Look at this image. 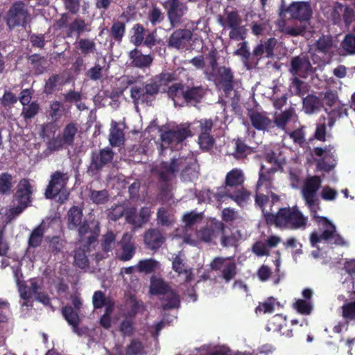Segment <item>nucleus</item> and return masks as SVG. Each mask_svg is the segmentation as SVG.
Returning <instances> with one entry per match:
<instances>
[{
    "label": "nucleus",
    "mask_w": 355,
    "mask_h": 355,
    "mask_svg": "<svg viewBox=\"0 0 355 355\" xmlns=\"http://www.w3.org/2000/svg\"><path fill=\"white\" fill-rule=\"evenodd\" d=\"M175 73L164 72L156 76L145 85H134L130 89V97L135 105L139 103H151L159 92H166V87L168 83L176 80Z\"/></svg>",
    "instance_id": "nucleus-1"
},
{
    "label": "nucleus",
    "mask_w": 355,
    "mask_h": 355,
    "mask_svg": "<svg viewBox=\"0 0 355 355\" xmlns=\"http://www.w3.org/2000/svg\"><path fill=\"white\" fill-rule=\"evenodd\" d=\"M155 171L164 181L171 180L181 171V177L184 181H191L197 176L196 164L192 156L186 157L173 155L170 162H163L155 168Z\"/></svg>",
    "instance_id": "nucleus-2"
},
{
    "label": "nucleus",
    "mask_w": 355,
    "mask_h": 355,
    "mask_svg": "<svg viewBox=\"0 0 355 355\" xmlns=\"http://www.w3.org/2000/svg\"><path fill=\"white\" fill-rule=\"evenodd\" d=\"M265 221L268 225L277 227L298 230L305 229L308 218L304 216L297 206L282 207L277 213L265 214Z\"/></svg>",
    "instance_id": "nucleus-3"
},
{
    "label": "nucleus",
    "mask_w": 355,
    "mask_h": 355,
    "mask_svg": "<svg viewBox=\"0 0 355 355\" xmlns=\"http://www.w3.org/2000/svg\"><path fill=\"white\" fill-rule=\"evenodd\" d=\"M12 272L21 299L22 307L32 306L33 300H35L44 305L49 304V298L42 292L41 287L36 279H32L27 284L23 281V275L21 271L19 263L12 267Z\"/></svg>",
    "instance_id": "nucleus-4"
},
{
    "label": "nucleus",
    "mask_w": 355,
    "mask_h": 355,
    "mask_svg": "<svg viewBox=\"0 0 355 355\" xmlns=\"http://www.w3.org/2000/svg\"><path fill=\"white\" fill-rule=\"evenodd\" d=\"M245 180V175L241 169L234 168L229 171L225 178L223 198H230L239 206L246 204L252 193L243 187Z\"/></svg>",
    "instance_id": "nucleus-5"
},
{
    "label": "nucleus",
    "mask_w": 355,
    "mask_h": 355,
    "mask_svg": "<svg viewBox=\"0 0 355 355\" xmlns=\"http://www.w3.org/2000/svg\"><path fill=\"white\" fill-rule=\"evenodd\" d=\"M220 54L216 49H211L207 53L196 56L190 60L196 68L203 69L208 80L213 82L218 89L222 84V67L220 63Z\"/></svg>",
    "instance_id": "nucleus-6"
},
{
    "label": "nucleus",
    "mask_w": 355,
    "mask_h": 355,
    "mask_svg": "<svg viewBox=\"0 0 355 355\" xmlns=\"http://www.w3.org/2000/svg\"><path fill=\"white\" fill-rule=\"evenodd\" d=\"M82 218L81 209L77 207H73L68 212L67 227L69 230L78 229L80 243H83L86 239L87 243L91 245L96 241V236L99 229L95 222L82 223Z\"/></svg>",
    "instance_id": "nucleus-7"
},
{
    "label": "nucleus",
    "mask_w": 355,
    "mask_h": 355,
    "mask_svg": "<svg viewBox=\"0 0 355 355\" xmlns=\"http://www.w3.org/2000/svg\"><path fill=\"white\" fill-rule=\"evenodd\" d=\"M191 135L188 127L182 125L167 130L161 135L162 153L178 151L182 147L183 141Z\"/></svg>",
    "instance_id": "nucleus-8"
},
{
    "label": "nucleus",
    "mask_w": 355,
    "mask_h": 355,
    "mask_svg": "<svg viewBox=\"0 0 355 355\" xmlns=\"http://www.w3.org/2000/svg\"><path fill=\"white\" fill-rule=\"evenodd\" d=\"M150 292L153 295H162L164 309L178 308L180 305L179 296L162 279L153 277L150 279Z\"/></svg>",
    "instance_id": "nucleus-9"
},
{
    "label": "nucleus",
    "mask_w": 355,
    "mask_h": 355,
    "mask_svg": "<svg viewBox=\"0 0 355 355\" xmlns=\"http://www.w3.org/2000/svg\"><path fill=\"white\" fill-rule=\"evenodd\" d=\"M287 14L289 15V19L297 20L301 23H306L311 19L313 11L309 2L294 1L288 6L282 3L279 7V15L284 18L286 17Z\"/></svg>",
    "instance_id": "nucleus-10"
},
{
    "label": "nucleus",
    "mask_w": 355,
    "mask_h": 355,
    "mask_svg": "<svg viewBox=\"0 0 355 355\" xmlns=\"http://www.w3.org/2000/svg\"><path fill=\"white\" fill-rule=\"evenodd\" d=\"M69 180L67 173L56 171L51 176V180L46 190L45 195L47 198H53L59 195V200L63 202L68 198L69 193L65 186Z\"/></svg>",
    "instance_id": "nucleus-11"
},
{
    "label": "nucleus",
    "mask_w": 355,
    "mask_h": 355,
    "mask_svg": "<svg viewBox=\"0 0 355 355\" xmlns=\"http://www.w3.org/2000/svg\"><path fill=\"white\" fill-rule=\"evenodd\" d=\"M28 12L21 1L13 3L8 12L6 22L9 28L24 26L26 22Z\"/></svg>",
    "instance_id": "nucleus-12"
},
{
    "label": "nucleus",
    "mask_w": 355,
    "mask_h": 355,
    "mask_svg": "<svg viewBox=\"0 0 355 355\" xmlns=\"http://www.w3.org/2000/svg\"><path fill=\"white\" fill-rule=\"evenodd\" d=\"M316 223L321 225L324 230L320 234L317 232H312L310 235V242L312 246H315L322 241H329L334 232L336 231V226L326 217H318Z\"/></svg>",
    "instance_id": "nucleus-13"
},
{
    "label": "nucleus",
    "mask_w": 355,
    "mask_h": 355,
    "mask_svg": "<svg viewBox=\"0 0 355 355\" xmlns=\"http://www.w3.org/2000/svg\"><path fill=\"white\" fill-rule=\"evenodd\" d=\"M234 80L232 71L230 68L223 67V92L227 98L230 97V105L234 110L238 105L239 96L234 89Z\"/></svg>",
    "instance_id": "nucleus-14"
},
{
    "label": "nucleus",
    "mask_w": 355,
    "mask_h": 355,
    "mask_svg": "<svg viewBox=\"0 0 355 355\" xmlns=\"http://www.w3.org/2000/svg\"><path fill=\"white\" fill-rule=\"evenodd\" d=\"M266 329L269 331L279 332L287 338H291L293 336V329L287 328L286 318L282 314L273 315L268 320Z\"/></svg>",
    "instance_id": "nucleus-15"
},
{
    "label": "nucleus",
    "mask_w": 355,
    "mask_h": 355,
    "mask_svg": "<svg viewBox=\"0 0 355 355\" xmlns=\"http://www.w3.org/2000/svg\"><path fill=\"white\" fill-rule=\"evenodd\" d=\"M34 191V185L31 184L28 180L23 179L17 186L15 199L19 204L24 205V207H28L31 203V195Z\"/></svg>",
    "instance_id": "nucleus-16"
},
{
    "label": "nucleus",
    "mask_w": 355,
    "mask_h": 355,
    "mask_svg": "<svg viewBox=\"0 0 355 355\" xmlns=\"http://www.w3.org/2000/svg\"><path fill=\"white\" fill-rule=\"evenodd\" d=\"M275 44V39L272 37L267 40L263 44L260 43L257 45L251 53V62L254 60L259 61L263 57L267 58H272L274 54L273 51Z\"/></svg>",
    "instance_id": "nucleus-17"
},
{
    "label": "nucleus",
    "mask_w": 355,
    "mask_h": 355,
    "mask_svg": "<svg viewBox=\"0 0 355 355\" xmlns=\"http://www.w3.org/2000/svg\"><path fill=\"white\" fill-rule=\"evenodd\" d=\"M188 7L184 3H169L168 17L173 27L182 21V18L187 14Z\"/></svg>",
    "instance_id": "nucleus-18"
},
{
    "label": "nucleus",
    "mask_w": 355,
    "mask_h": 355,
    "mask_svg": "<svg viewBox=\"0 0 355 355\" xmlns=\"http://www.w3.org/2000/svg\"><path fill=\"white\" fill-rule=\"evenodd\" d=\"M252 125L257 130L265 131L270 128L272 121L266 112L251 110L248 114Z\"/></svg>",
    "instance_id": "nucleus-19"
},
{
    "label": "nucleus",
    "mask_w": 355,
    "mask_h": 355,
    "mask_svg": "<svg viewBox=\"0 0 355 355\" xmlns=\"http://www.w3.org/2000/svg\"><path fill=\"white\" fill-rule=\"evenodd\" d=\"M277 168H266L263 164L260 166L259 171V179L256 184V189L258 191L261 187L267 190L272 187L273 176L277 172Z\"/></svg>",
    "instance_id": "nucleus-20"
},
{
    "label": "nucleus",
    "mask_w": 355,
    "mask_h": 355,
    "mask_svg": "<svg viewBox=\"0 0 355 355\" xmlns=\"http://www.w3.org/2000/svg\"><path fill=\"white\" fill-rule=\"evenodd\" d=\"M55 126L53 124H48L43 127L41 135L44 139H49L51 137L53 139L49 141V148L51 150H58L67 145L61 137L55 138Z\"/></svg>",
    "instance_id": "nucleus-21"
},
{
    "label": "nucleus",
    "mask_w": 355,
    "mask_h": 355,
    "mask_svg": "<svg viewBox=\"0 0 355 355\" xmlns=\"http://www.w3.org/2000/svg\"><path fill=\"white\" fill-rule=\"evenodd\" d=\"M291 72L293 75H299L300 72L306 73L313 71V67L309 58L306 55L295 56L291 61Z\"/></svg>",
    "instance_id": "nucleus-22"
},
{
    "label": "nucleus",
    "mask_w": 355,
    "mask_h": 355,
    "mask_svg": "<svg viewBox=\"0 0 355 355\" xmlns=\"http://www.w3.org/2000/svg\"><path fill=\"white\" fill-rule=\"evenodd\" d=\"M191 35V33L188 30H177L170 37L169 46L178 49H184L189 43Z\"/></svg>",
    "instance_id": "nucleus-23"
},
{
    "label": "nucleus",
    "mask_w": 355,
    "mask_h": 355,
    "mask_svg": "<svg viewBox=\"0 0 355 355\" xmlns=\"http://www.w3.org/2000/svg\"><path fill=\"white\" fill-rule=\"evenodd\" d=\"M122 252L118 256L119 259L123 261L130 260L135 254L136 248L132 242V235L125 233L121 240Z\"/></svg>",
    "instance_id": "nucleus-24"
},
{
    "label": "nucleus",
    "mask_w": 355,
    "mask_h": 355,
    "mask_svg": "<svg viewBox=\"0 0 355 355\" xmlns=\"http://www.w3.org/2000/svg\"><path fill=\"white\" fill-rule=\"evenodd\" d=\"M184 261V255L180 252L172 257V268L179 275H184L186 282H189L191 279L192 272L191 269L185 266Z\"/></svg>",
    "instance_id": "nucleus-25"
},
{
    "label": "nucleus",
    "mask_w": 355,
    "mask_h": 355,
    "mask_svg": "<svg viewBox=\"0 0 355 355\" xmlns=\"http://www.w3.org/2000/svg\"><path fill=\"white\" fill-rule=\"evenodd\" d=\"M130 58L132 65L139 69L149 68L153 60L150 55H144L136 49L130 52Z\"/></svg>",
    "instance_id": "nucleus-26"
},
{
    "label": "nucleus",
    "mask_w": 355,
    "mask_h": 355,
    "mask_svg": "<svg viewBox=\"0 0 355 355\" xmlns=\"http://www.w3.org/2000/svg\"><path fill=\"white\" fill-rule=\"evenodd\" d=\"M164 237L161 232L155 229L148 230L144 235V242L151 250L159 248L164 242Z\"/></svg>",
    "instance_id": "nucleus-27"
},
{
    "label": "nucleus",
    "mask_w": 355,
    "mask_h": 355,
    "mask_svg": "<svg viewBox=\"0 0 355 355\" xmlns=\"http://www.w3.org/2000/svg\"><path fill=\"white\" fill-rule=\"evenodd\" d=\"M321 180L317 175L309 178L304 182L302 189L303 198L317 197V191L320 189Z\"/></svg>",
    "instance_id": "nucleus-28"
},
{
    "label": "nucleus",
    "mask_w": 355,
    "mask_h": 355,
    "mask_svg": "<svg viewBox=\"0 0 355 355\" xmlns=\"http://www.w3.org/2000/svg\"><path fill=\"white\" fill-rule=\"evenodd\" d=\"M136 209L135 207L128 208L125 214L126 221L136 227H140L146 223L150 216V210L148 207H143L140 211L138 220L131 218V214H135Z\"/></svg>",
    "instance_id": "nucleus-29"
},
{
    "label": "nucleus",
    "mask_w": 355,
    "mask_h": 355,
    "mask_svg": "<svg viewBox=\"0 0 355 355\" xmlns=\"http://www.w3.org/2000/svg\"><path fill=\"white\" fill-rule=\"evenodd\" d=\"M112 158L113 154L110 149H103L99 153H93L90 167L99 169L103 165L110 162Z\"/></svg>",
    "instance_id": "nucleus-30"
},
{
    "label": "nucleus",
    "mask_w": 355,
    "mask_h": 355,
    "mask_svg": "<svg viewBox=\"0 0 355 355\" xmlns=\"http://www.w3.org/2000/svg\"><path fill=\"white\" fill-rule=\"evenodd\" d=\"M160 266V263L154 259H143L136 264V271L146 275L150 274L159 269Z\"/></svg>",
    "instance_id": "nucleus-31"
},
{
    "label": "nucleus",
    "mask_w": 355,
    "mask_h": 355,
    "mask_svg": "<svg viewBox=\"0 0 355 355\" xmlns=\"http://www.w3.org/2000/svg\"><path fill=\"white\" fill-rule=\"evenodd\" d=\"M62 314L67 322L72 327L74 333L78 336L82 335V331L78 328L79 316L71 306H65L62 309Z\"/></svg>",
    "instance_id": "nucleus-32"
},
{
    "label": "nucleus",
    "mask_w": 355,
    "mask_h": 355,
    "mask_svg": "<svg viewBox=\"0 0 355 355\" xmlns=\"http://www.w3.org/2000/svg\"><path fill=\"white\" fill-rule=\"evenodd\" d=\"M233 141L234 142V150L232 155L236 159L246 158L252 152V148L247 145L242 138L234 139Z\"/></svg>",
    "instance_id": "nucleus-33"
},
{
    "label": "nucleus",
    "mask_w": 355,
    "mask_h": 355,
    "mask_svg": "<svg viewBox=\"0 0 355 355\" xmlns=\"http://www.w3.org/2000/svg\"><path fill=\"white\" fill-rule=\"evenodd\" d=\"M322 103L318 97L309 94L303 98V110L306 114H312L320 110Z\"/></svg>",
    "instance_id": "nucleus-34"
},
{
    "label": "nucleus",
    "mask_w": 355,
    "mask_h": 355,
    "mask_svg": "<svg viewBox=\"0 0 355 355\" xmlns=\"http://www.w3.org/2000/svg\"><path fill=\"white\" fill-rule=\"evenodd\" d=\"M93 304L94 308L105 307L107 312H112L114 302L110 298H106L101 291H96L93 295Z\"/></svg>",
    "instance_id": "nucleus-35"
},
{
    "label": "nucleus",
    "mask_w": 355,
    "mask_h": 355,
    "mask_svg": "<svg viewBox=\"0 0 355 355\" xmlns=\"http://www.w3.org/2000/svg\"><path fill=\"white\" fill-rule=\"evenodd\" d=\"M116 236L115 234L112 232H108L106 234L104 235L102 242V248L103 251V254L96 256L97 259H103L105 255L108 256L109 252H112L113 250H114L116 247Z\"/></svg>",
    "instance_id": "nucleus-36"
},
{
    "label": "nucleus",
    "mask_w": 355,
    "mask_h": 355,
    "mask_svg": "<svg viewBox=\"0 0 355 355\" xmlns=\"http://www.w3.org/2000/svg\"><path fill=\"white\" fill-rule=\"evenodd\" d=\"M186 90L181 83H175L168 87L167 92L168 96L174 101L175 105H177L179 101H184Z\"/></svg>",
    "instance_id": "nucleus-37"
},
{
    "label": "nucleus",
    "mask_w": 355,
    "mask_h": 355,
    "mask_svg": "<svg viewBox=\"0 0 355 355\" xmlns=\"http://www.w3.org/2000/svg\"><path fill=\"white\" fill-rule=\"evenodd\" d=\"M124 140V134L123 130L119 127L116 122L112 123V127L110 132L109 141L112 146H121Z\"/></svg>",
    "instance_id": "nucleus-38"
},
{
    "label": "nucleus",
    "mask_w": 355,
    "mask_h": 355,
    "mask_svg": "<svg viewBox=\"0 0 355 355\" xmlns=\"http://www.w3.org/2000/svg\"><path fill=\"white\" fill-rule=\"evenodd\" d=\"M341 316L346 322V329L350 322H355V300L348 302L341 306Z\"/></svg>",
    "instance_id": "nucleus-39"
},
{
    "label": "nucleus",
    "mask_w": 355,
    "mask_h": 355,
    "mask_svg": "<svg viewBox=\"0 0 355 355\" xmlns=\"http://www.w3.org/2000/svg\"><path fill=\"white\" fill-rule=\"evenodd\" d=\"M90 28L88 24H87L82 19H76L69 26V36H71L73 33H76L79 37L84 32H89Z\"/></svg>",
    "instance_id": "nucleus-40"
},
{
    "label": "nucleus",
    "mask_w": 355,
    "mask_h": 355,
    "mask_svg": "<svg viewBox=\"0 0 355 355\" xmlns=\"http://www.w3.org/2000/svg\"><path fill=\"white\" fill-rule=\"evenodd\" d=\"M306 23L296 24L293 26L286 25L281 28V31L287 35L292 37H297L299 35H302L306 32Z\"/></svg>",
    "instance_id": "nucleus-41"
},
{
    "label": "nucleus",
    "mask_w": 355,
    "mask_h": 355,
    "mask_svg": "<svg viewBox=\"0 0 355 355\" xmlns=\"http://www.w3.org/2000/svg\"><path fill=\"white\" fill-rule=\"evenodd\" d=\"M293 308L302 315H309L313 310V304L311 301L297 299L293 303Z\"/></svg>",
    "instance_id": "nucleus-42"
},
{
    "label": "nucleus",
    "mask_w": 355,
    "mask_h": 355,
    "mask_svg": "<svg viewBox=\"0 0 355 355\" xmlns=\"http://www.w3.org/2000/svg\"><path fill=\"white\" fill-rule=\"evenodd\" d=\"M203 95V89L201 87L187 88L184 96V101L187 103H196Z\"/></svg>",
    "instance_id": "nucleus-43"
},
{
    "label": "nucleus",
    "mask_w": 355,
    "mask_h": 355,
    "mask_svg": "<svg viewBox=\"0 0 355 355\" xmlns=\"http://www.w3.org/2000/svg\"><path fill=\"white\" fill-rule=\"evenodd\" d=\"M238 46L239 48L234 51V54L241 56L243 62L245 65H247L251 62L252 58L251 53L248 47V42L243 41L239 44Z\"/></svg>",
    "instance_id": "nucleus-44"
},
{
    "label": "nucleus",
    "mask_w": 355,
    "mask_h": 355,
    "mask_svg": "<svg viewBox=\"0 0 355 355\" xmlns=\"http://www.w3.org/2000/svg\"><path fill=\"white\" fill-rule=\"evenodd\" d=\"M288 136L291 139H293L295 144H297L300 147H304L306 142V133L304 132V127H301L293 131H291L288 133Z\"/></svg>",
    "instance_id": "nucleus-45"
},
{
    "label": "nucleus",
    "mask_w": 355,
    "mask_h": 355,
    "mask_svg": "<svg viewBox=\"0 0 355 355\" xmlns=\"http://www.w3.org/2000/svg\"><path fill=\"white\" fill-rule=\"evenodd\" d=\"M44 233V231L40 225L34 229L28 239L29 246L33 248L38 247L42 243Z\"/></svg>",
    "instance_id": "nucleus-46"
},
{
    "label": "nucleus",
    "mask_w": 355,
    "mask_h": 355,
    "mask_svg": "<svg viewBox=\"0 0 355 355\" xmlns=\"http://www.w3.org/2000/svg\"><path fill=\"white\" fill-rule=\"evenodd\" d=\"M157 217V223L164 226H169L175 221L174 216L163 207L159 209Z\"/></svg>",
    "instance_id": "nucleus-47"
},
{
    "label": "nucleus",
    "mask_w": 355,
    "mask_h": 355,
    "mask_svg": "<svg viewBox=\"0 0 355 355\" xmlns=\"http://www.w3.org/2000/svg\"><path fill=\"white\" fill-rule=\"evenodd\" d=\"M293 114V110H286L280 114L275 116L274 122L279 128H284L288 121L291 120Z\"/></svg>",
    "instance_id": "nucleus-48"
},
{
    "label": "nucleus",
    "mask_w": 355,
    "mask_h": 355,
    "mask_svg": "<svg viewBox=\"0 0 355 355\" xmlns=\"http://www.w3.org/2000/svg\"><path fill=\"white\" fill-rule=\"evenodd\" d=\"M77 130V127L73 123H70L65 127L62 137L66 144L71 145L73 144Z\"/></svg>",
    "instance_id": "nucleus-49"
},
{
    "label": "nucleus",
    "mask_w": 355,
    "mask_h": 355,
    "mask_svg": "<svg viewBox=\"0 0 355 355\" xmlns=\"http://www.w3.org/2000/svg\"><path fill=\"white\" fill-rule=\"evenodd\" d=\"M304 200L306 202V205L310 209L312 219L316 223L318 217H320V216L317 215V212L320 209V203L318 198L317 197H311L310 198H304Z\"/></svg>",
    "instance_id": "nucleus-50"
},
{
    "label": "nucleus",
    "mask_w": 355,
    "mask_h": 355,
    "mask_svg": "<svg viewBox=\"0 0 355 355\" xmlns=\"http://www.w3.org/2000/svg\"><path fill=\"white\" fill-rule=\"evenodd\" d=\"M292 87L295 95L302 97L308 92V85L303 80L295 77L293 79Z\"/></svg>",
    "instance_id": "nucleus-51"
},
{
    "label": "nucleus",
    "mask_w": 355,
    "mask_h": 355,
    "mask_svg": "<svg viewBox=\"0 0 355 355\" xmlns=\"http://www.w3.org/2000/svg\"><path fill=\"white\" fill-rule=\"evenodd\" d=\"M74 263L80 268H85L88 266L89 261L85 253V250H81L80 248L75 250Z\"/></svg>",
    "instance_id": "nucleus-52"
},
{
    "label": "nucleus",
    "mask_w": 355,
    "mask_h": 355,
    "mask_svg": "<svg viewBox=\"0 0 355 355\" xmlns=\"http://www.w3.org/2000/svg\"><path fill=\"white\" fill-rule=\"evenodd\" d=\"M125 298L127 306L131 308V311L129 313V315H135L142 308L141 302L137 301L135 295L131 293L126 294Z\"/></svg>",
    "instance_id": "nucleus-53"
},
{
    "label": "nucleus",
    "mask_w": 355,
    "mask_h": 355,
    "mask_svg": "<svg viewBox=\"0 0 355 355\" xmlns=\"http://www.w3.org/2000/svg\"><path fill=\"white\" fill-rule=\"evenodd\" d=\"M78 44L83 54L92 53L96 50V44L92 40L80 39L78 41Z\"/></svg>",
    "instance_id": "nucleus-54"
},
{
    "label": "nucleus",
    "mask_w": 355,
    "mask_h": 355,
    "mask_svg": "<svg viewBox=\"0 0 355 355\" xmlns=\"http://www.w3.org/2000/svg\"><path fill=\"white\" fill-rule=\"evenodd\" d=\"M229 36L230 39L241 41L244 40L247 35V29L244 26H239L237 27H233L230 28Z\"/></svg>",
    "instance_id": "nucleus-55"
},
{
    "label": "nucleus",
    "mask_w": 355,
    "mask_h": 355,
    "mask_svg": "<svg viewBox=\"0 0 355 355\" xmlns=\"http://www.w3.org/2000/svg\"><path fill=\"white\" fill-rule=\"evenodd\" d=\"M332 40L330 37L322 36L316 42L317 49L323 53H327L332 48Z\"/></svg>",
    "instance_id": "nucleus-56"
},
{
    "label": "nucleus",
    "mask_w": 355,
    "mask_h": 355,
    "mask_svg": "<svg viewBox=\"0 0 355 355\" xmlns=\"http://www.w3.org/2000/svg\"><path fill=\"white\" fill-rule=\"evenodd\" d=\"M252 251L258 257L270 255V250L267 248V245L261 241H257L252 245Z\"/></svg>",
    "instance_id": "nucleus-57"
},
{
    "label": "nucleus",
    "mask_w": 355,
    "mask_h": 355,
    "mask_svg": "<svg viewBox=\"0 0 355 355\" xmlns=\"http://www.w3.org/2000/svg\"><path fill=\"white\" fill-rule=\"evenodd\" d=\"M12 177L8 173H2L0 175V192L6 193L12 188Z\"/></svg>",
    "instance_id": "nucleus-58"
},
{
    "label": "nucleus",
    "mask_w": 355,
    "mask_h": 355,
    "mask_svg": "<svg viewBox=\"0 0 355 355\" xmlns=\"http://www.w3.org/2000/svg\"><path fill=\"white\" fill-rule=\"evenodd\" d=\"M90 199L94 203L103 204L108 200V193L105 190L92 191L90 193Z\"/></svg>",
    "instance_id": "nucleus-59"
},
{
    "label": "nucleus",
    "mask_w": 355,
    "mask_h": 355,
    "mask_svg": "<svg viewBox=\"0 0 355 355\" xmlns=\"http://www.w3.org/2000/svg\"><path fill=\"white\" fill-rule=\"evenodd\" d=\"M236 275V266L234 262H228L224 265L223 279L229 282L234 279Z\"/></svg>",
    "instance_id": "nucleus-60"
},
{
    "label": "nucleus",
    "mask_w": 355,
    "mask_h": 355,
    "mask_svg": "<svg viewBox=\"0 0 355 355\" xmlns=\"http://www.w3.org/2000/svg\"><path fill=\"white\" fill-rule=\"evenodd\" d=\"M342 46L348 53H355V35H347L342 42Z\"/></svg>",
    "instance_id": "nucleus-61"
},
{
    "label": "nucleus",
    "mask_w": 355,
    "mask_h": 355,
    "mask_svg": "<svg viewBox=\"0 0 355 355\" xmlns=\"http://www.w3.org/2000/svg\"><path fill=\"white\" fill-rule=\"evenodd\" d=\"M148 19L153 25H155L162 21L164 15L159 8L154 6L149 12Z\"/></svg>",
    "instance_id": "nucleus-62"
},
{
    "label": "nucleus",
    "mask_w": 355,
    "mask_h": 355,
    "mask_svg": "<svg viewBox=\"0 0 355 355\" xmlns=\"http://www.w3.org/2000/svg\"><path fill=\"white\" fill-rule=\"evenodd\" d=\"M125 33V24L121 21L114 22L111 28L112 36L119 40L122 38Z\"/></svg>",
    "instance_id": "nucleus-63"
},
{
    "label": "nucleus",
    "mask_w": 355,
    "mask_h": 355,
    "mask_svg": "<svg viewBox=\"0 0 355 355\" xmlns=\"http://www.w3.org/2000/svg\"><path fill=\"white\" fill-rule=\"evenodd\" d=\"M134 35L132 36L131 41L137 46L141 44L144 39V28L139 25L136 24L134 26Z\"/></svg>",
    "instance_id": "nucleus-64"
}]
</instances>
